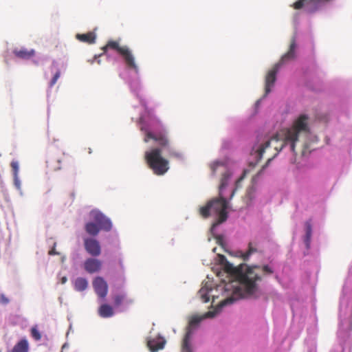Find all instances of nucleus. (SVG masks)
<instances>
[{
    "label": "nucleus",
    "instance_id": "obj_27",
    "mask_svg": "<svg viewBox=\"0 0 352 352\" xmlns=\"http://www.w3.org/2000/svg\"><path fill=\"white\" fill-rule=\"evenodd\" d=\"M32 337L36 340L38 341L41 339V334L37 329V326L35 325L31 328L30 330Z\"/></svg>",
    "mask_w": 352,
    "mask_h": 352
},
{
    "label": "nucleus",
    "instance_id": "obj_16",
    "mask_svg": "<svg viewBox=\"0 0 352 352\" xmlns=\"http://www.w3.org/2000/svg\"><path fill=\"white\" fill-rule=\"evenodd\" d=\"M236 300V298H234V296H230V297L226 298L225 300H222L218 305V306L216 307V309L214 311H209L206 312L204 314V318L214 317L220 311L221 309L223 307H224L227 305H230V304L233 303Z\"/></svg>",
    "mask_w": 352,
    "mask_h": 352
},
{
    "label": "nucleus",
    "instance_id": "obj_31",
    "mask_svg": "<svg viewBox=\"0 0 352 352\" xmlns=\"http://www.w3.org/2000/svg\"><path fill=\"white\" fill-rule=\"evenodd\" d=\"M60 72L57 71L56 74L54 75L52 79L51 80L50 82V86L53 87L57 82L58 79L60 78Z\"/></svg>",
    "mask_w": 352,
    "mask_h": 352
},
{
    "label": "nucleus",
    "instance_id": "obj_26",
    "mask_svg": "<svg viewBox=\"0 0 352 352\" xmlns=\"http://www.w3.org/2000/svg\"><path fill=\"white\" fill-rule=\"evenodd\" d=\"M211 288H208L207 285L202 287L199 291V295L203 302H208L210 300L209 292Z\"/></svg>",
    "mask_w": 352,
    "mask_h": 352
},
{
    "label": "nucleus",
    "instance_id": "obj_10",
    "mask_svg": "<svg viewBox=\"0 0 352 352\" xmlns=\"http://www.w3.org/2000/svg\"><path fill=\"white\" fill-rule=\"evenodd\" d=\"M150 140L155 141L162 148H169L170 141L168 140L167 133L165 132L153 133L146 131L144 138V142H148Z\"/></svg>",
    "mask_w": 352,
    "mask_h": 352
},
{
    "label": "nucleus",
    "instance_id": "obj_11",
    "mask_svg": "<svg viewBox=\"0 0 352 352\" xmlns=\"http://www.w3.org/2000/svg\"><path fill=\"white\" fill-rule=\"evenodd\" d=\"M84 247L86 252L92 256H98L101 253L100 243L95 239H84Z\"/></svg>",
    "mask_w": 352,
    "mask_h": 352
},
{
    "label": "nucleus",
    "instance_id": "obj_20",
    "mask_svg": "<svg viewBox=\"0 0 352 352\" xmlns=\"http://www.w3.org/2000/svg\"><path fill=\"white\" fill-rule=\"evenodd\" d=\"M29 343L25 338L21 339L12 348L10 352H28Z\"/></svg>",
    "mask_w": 352,
    "mask_h": 352
},
{
    "label": "nucleus",
    "instance_id": "obj_15",
    "mask_svg": "<svg viewBox=\"0 0 352 352\" xmlns=\"http://www.w3.org/2000/svg\"><path fill=\"white\" fill-rule=\"evenodd\" d=\"M101 267L102 262L100 260L94 258H87L84 263L85 270L90 274L100 271Z\"/></svg>",
    "mask_w": 352,
    "mask_h": 352
},
{
    "label": "nucleus",
    "instance_id": "obj_29",
    "mask_svg": "<svg viewBox=\"0 0 352 352\" xmlns=\"http://www.w3.org/2000/svg\"><path fill=\"white\" fill-rule=\"evenodd\" d=\"M201 318H199L197 316L192 317V318L190 320L189 327H188L187 330L190 329V331L192 332V329H191L192 326L199 324L201 322ZM187 331H186V332Z\"/></svg>",
    "mask_w": 352,
    "mask_h": 352
},
{
    "label": "nucleus",
    "instance_id": "obj_18",
    "mask_svg": "<svg viewBox=\"0 0 352 352\" xmlns=\"http://www.w3.org/2000/svg\"><path fill=\"white\" fill-rule=\"evenodd\" d=\"M114 306L116 307H120L122 305H130L133 303L131 299H128L126 296L124 294H116L113 296Z\"/></svg>",
    "mask_w": 352,
    "mask_h": 352
},
{
    "label": "nucleus",
    "instance_id": "obj_3",
    "mask_svg": "<svg viewBox=\"0 0 352 352\" xmlns=\"http://www.w3.org/2000/svg\"><path fill=\"white\" fill-rule=\"evenodd\" d=\"M228 204L223 195H219L218 198L209 201L206 206L199 208V214L204 218H208L210 215L217 216V219L212 224L214 228L225 222L228 219Z\"/></svg>",
    "mask_w": 352,
    "mask_h": 352
},
{
    "label": "nucleus",
    "instance_id": "obj_40",
    "mask_svg": "<svg viewBox=\"0 0 352 352\" xmlns=\"http://www.w3.org/2000/svg\"><path fill=\"white\" fill-rule=\"evenodd\" d=\"M236 191V189L233 190L232 192V194H231V198L233 197L234 192Z\"/></svg>",
    "mask_w": 352,
    "mask_h": 352
},
{
    "label": "nucleus",
    "instance_id": "obj_24",
    "mask_svg": "<svg viewBox=\"0 0 352 352\" xmlns=\"http://www.w3.org/2000/svg\"><path fill=\"white\" fill-rule=\"evenodd\" d=\"M87 285V280L84 278H78L74 281V288L78 292H82L86 289Z\"/></svg>",
    "mask_w": 352,
    "mask_h": 352
},
{
    "label": "nucleus",
    "instance_id": "obj_25",
    "mask_svg": "<svg viewBox=\"0 0 352 352\" xmlns=\"http://www.w3.org/2000/svg\"><path fill=\"white\" fill-rule=\"evenodd\" d=\"M191 338L190 329H188L184 336L183 344H182V352H191L190 340Z\"/></svg>",
    "mask_w": 352,
    "mask_h": 352
},
{
    "label": "nucleus",
    "instance_id": "obj_36",
    "mask_svg": "<svg viewBox=\"0 0 352 352\" xmlns=\"http://www.w3.org/2000/svg\"><path fill=\"white\" fill-rule=\"evenodd\" d=\"M14 184L17 187V188H20L21 182L19 179L18 175L14 176Z\"/></svg>",
    "mask_w": 352,
    "mask_h": 352
},
{
    "label": "nucleus",
    "instance_id": "obj_22",
    "mask_svg": "<svg viewBox=\"0 0 352 352\" xmlns=\"http://www.w3.org/2000/svg\"><path fill=\"white\" fill-rule=\"evenodd\" d=\"M165 342L155 340H148L147 345L151 352H156L164 348Z\"/></svg>",
    "mask_w": 352,
    "mask_h": 352
},
{
    "label": "nucleus",
    "instance_id": "obj_23",
    "mask_svg": "<svg viewBox=\"0 0 352 352\" xmlns=\"http://www.w3.org/2000/svg\"><path fill=\"white\" fill-rule=\"evenodd\" d=\"M256 252H257V250H256L255 245H254L253 243L250 242L248 244V251L245 252H240L239 254H240V256L242 258V259L244 261H248L250 258V255Z\"/></svg>",
    "mask_w": 352,
    "mask_h": 352
},
{
    "label": "nucleus",
    "instance_id": "obj_35",
    "mask_svg": "<svg viewBox=\"0 0 352 352\" xmlns=\"http://www.w3.org/2000/svg\"><path fill=\"white\" fill-rule=\"evenodd\" d=\"M311 236H309V237H308V235L305 234V243L306 246H307V248L309 247L310 241H311Z\"/></svg>",
    "mask_w": 352,
    "mask_h": 352
},
{
    "label": "nucleus",
    "instance_id": "obj_13",
    "mask_svg": "<svg viewBox=\"0 0 352 352\" xmlns=\"http://www.w3.org/2000/svg\"><path fill=\"white\" fill-rule=\"evenodd\" d=\"M268 140H270V138H259L257 142L253 146L252 151H251V155L254 157V158L256 159V162H258L259 161L261 160V159L263 157V154L265 153H269V157L267 158V164H265V166H267V164L270 163V162L272 161L276 156V155H275L274 157H272V153H274V148L273 144L271 145V148L270 150H268V149H265V151L263 153L262 157L261 158L258 157V156L256 155L257 153L254 151V148L256 146H258V145L261 144L263 142H264L265 141Z\"/></svg>",
    "mask_w": 352,
    "mask_h": 352
},
{
    "label": "nucleus",
    "instance_id": "obj_34",
    "mask_svg": "<svg viewBox=\"0 0 352 352\" xmlns=\"http://www.w3.org/2000/svg\"><path fill=\"white\" fill-rule=\"evenodd\" d=\"M248 172V171L246 170H245L243 171V175L236 181V186H239V183L244 179V177H245Z\"/></svg>",
    "mask_w": 352,
    "mask_h": 352
},
{
    "label": "nucleus",
    "instance_id": "obj_19",
    "mask_svg": "<svg viewBox=\"0 0 352 352\" xmlns=\"http://www.w3.org/2000/svg\"><path fill=\"white\" fill-rule=\"evenodd\" d=\"M76 37L78 41L89 44L94 43L96 41V34L91 32L87 34H77Z\"/></svg>",
    "mask_w": 352,
    "mask_h": 352
},
{
    "label": "nucleus",
    "instance_id": "obj_4",
    "mask_svg": "<svg viewBox=\"0 0 352 352\" xmlns=\"http://www.w3.org/2000/svg\"><path fill=\"white\" fill-rule=\"evenodd\" d=\"M297 45L296 39L293 37L291 40L289 50L280 58V61L274 65L273 68L270 69L265 77V95H267L271 91V87H273L276 78V74L279 68L287 61L294 60L296 58V50Z\"/></svg>",
    "mask_w": 352,
    "mask_h": 352
},
{
    "label": "nucleus",
    "instance_id": "obj_5",
    "mask_svg": "<svg viewBox=\"0 0 352 352\" xmlns=\"http://www.w3.org/2000/svg\"><path fill=\"white\" fill-rule=\"evenodd\" d=\"M144 157L148 167L155 175H162L168 171V161L162 156L161 148H152L145 153Z\"/></svg>",
    "mask_w": 352,
    "mask_h": 352
},
{
    "label": "nucleus",
    "instance_id": "obj_38",
    "mask_svg": "<svg viewBox=\"0 0 352 352\" xmlns=\"http://www.w3.org/2000/svg\"><path fill=\"white\" fill-rule=\"evenodd\" d=\"M239 293H240L239 289V288H236L234 289V294H233L234 295H238L239 294L241 297H242L243 296L241 294H239Z\"/></svg>",
    "mask_w": 352,
    "mask_h": 352
},
{
    "label": "nucleus",
    "instance_id": "obj_28",
    "mask_svg": "<svg viewBox=\"0 0 352 352\" xmlns=\"http://www.w3.org/2000/svg\"><path fill=\"white\" fill-rule=\"evenodd\" d=\"M168 148L169 149V156L170 157H175V158L179 159V160H181L183 158V155L180 151H177L175 149L170 148V147Z\"/></svg>",
    "mask_w": 352,
    "mask_h": 352
},
{
    "label": "nucleus",
    "instance_id": "obj_12",
    "mask_svg": "<svg viewBox=\"0 0 352 352\" xmlns=\"http://www.w3.org/2000/svg\"><path fill=\"white\" fill-rule=\"evenodd\" d=\"M93 287L96 294L101 298H104L108 292V285L100 276L96 277L93 281Z\"/></svg>",
    "mask_w": 352,
    "mask_h": 352
},
{
    "label": "nucleus",
    "instance_id": "obj_21",
    "mask_svg": "<svg viewBox=\"0 0 352 352\" xmlns=\"http://www.w3.org/2000/svg\"><path fill=\"white\" fill-rule=\"evenodd\" d=\"M113 310L111 306L107 304L102 305L98 309V314L102 318H109L113 316Z\"/></svg>",
    "mask_w": 352,
    "mask_h": 352
},
{
    "label": "nucleus",
    "instance_id": "obj_39",
    "mask_svg": "<svg viewBox=\"0 0 352 352\" xmlns=\"http://www.w3.org/2000/svg\"><path fill=\"white\" fill-rule=\"evenodd\" d=\"M67 280V278H66L65 276H64V277H63V278H61V283H62L63 284H64V283H66Z\"/></svg>",
    "mask_w": 352,
    "mask_h": 352
},
{
    "label": "nucleus",
    "instance_id": "obj_33",
    "mask_svg": "<svg viewBox=\"0 0 352 352\" xmlns=\"http://www.w3.org/2000/svg\"><path fill=\"white\" fill-rule=\"evenodd\" d=\"M1 302L6 305L9 302V299L5 296L4 294H1L0 296Z\"/></svg>",
    "mask_w": 352,
    "mask_h": 352
},
{
    "label": "nucleus",
    "instance_id": "obj_7",
    "mask_svg": "<svg viewBox=\"0 0 352 352\" xmlns=\"http://www.w3.org/2000/svg\"><path fill=\"white\" fill-rule=\"evenodd\" d=\"M102 50L104 54L109 50L116 51L123 58L126 65L129 69H133L135 72H138V67L135 62V58L131 51L126 45L121 46L118 41L110 40L102 47Z\"/></svg>",
    "mask_w": 352,
    "mask_h": 352
},
{
    "label": "nucleus",
    "instance_id": "obj_14",
    "mask_svg": "<svg viewBox=\"0 0 352 352\" xmlns=\"http://www.w3.org/2000/svg\"><path fill=\"white\" fill-rule=\"evenodd\" d=\"M257 177L258 175L253 177L252 179V185L250 186L246 190L245 195L244 196V201L248 205L251 204L256 197L257 190L256 187V183Z\"/></svg>",
    "mask_w": 352,
    "mask_h": 352
},
{
    "label": "nucleus",
    "instance_id": "obj_1",
    "mask_svg": "<svg viewBox=\"0 0 352 352\" xmlns=\"http://www.w3.org/2000/svg\"><path fill=\"white\" fill-rule=\"evenodd\" d=\"M309 132L308 126V117L306 115H300L293 123L290 128H285L278 131L275 135L261 144L254 147L258 158L262 157L265 149L270 150L273 144L274 153L272 157L277 155L286 145H289L290 151L295 152L296 143L302 134H307Z\"/></svg>",
    "mask_w": 352,
    "mask_h": 352
},
{
    "label": "nucleus",
    "instance_id": "obj_17",
    "mask_svg": "<svg viewBox=\"0 0 352 352\" xmlns=\"http://www.w3.org/2000/svg\"><path fill=\"white\" fill-rule=\"evenodd\" d=\"M14 56L20 59L28 60L34 56L36 52L33 49L28 50L25 47L15 48L13 50Z\"/></svg>",
    "mask_w": 352,
    "mask_h": 352
},
{
    "label": "nucleus",
    "instance_id": "obj_6",
    "mask_svg": "<svg viewBox=\"0 0 352 352\" xmlns=\"http://www.w3.org/2000/svg\"><path fill=\"white\" fill-rule=\"evenodd\" d=\"M91 216L94 222H88L85 226V230L87 234L96 236L100 230L109 232L112 228L111 220L98 210L91 212Z\"/></svg>",
    "mask_w": 352,
    "mask_h": 352
},
{
    "label": "nucleus",
    "instance_id": "obj_9",
    "mask_svg": "<svg viewBox=\"0 0 352 352\" xmlns=\"http://www.w3.org/2000/svg\"><path fill=\"white\" fill-rule=\"evenodd\" d=\"M210 167L213 175L216 173V171L218 168H222L223 169V173L221 175L219 185V195H223V190L228 185V180L231 176V173L228 170L226 169L225 163L221 161L213 162L210 164Z\"/></svg>",
    "mask_w": 352,
    "mask_h": 352
},
{
    "label": "nucleus",
    "instance_id": "obj_32",
    "mask_svg": "<svg viewBox=\"0 0 352 352\" xmlns=\"http://www.w3.org/2000/svg\"><path fill=\"white\" fill-rule=\"evenodd\" d=\"M305 228H306V234L308 235V236H311L312 228H311V225L310 222L307 221L305 223Z\"/></svg>",
    "mask_w": 352,
    "mask_h": 352
},
{
    "label": "nucleus",
    "instance_id": "obj_37",
    "mask_svg": "<svg viewBox=\"0 0 352 352\" xmlns=\"http://www.w3.org/2000/svg\"><path fill=\"white\" fill-rule=\"evenodd\" d=\"M50 255H57V254H59L58 252H56V248H55V245L52 248V250H50L49 251V253H48Z\"/></svg>",
    "mask_w": 352,
    "mask_h": 352
},
{
    "label": "nucleus",
    "instance_id": "obj_2",
    "mask_svg": "<svg viewBox=\"0 0 352 352\" xmlns=\"http://www.w3.org/2000/svg\"><path fill=\"white\" fill-rule=\"evenodd\" d=\"M223 268L226 272L238 280L245 295H252L256 291V282L261 280L262 276L274 273V270L268 265L249 266L246 264H241L238 267H234L232 263L226 261Z\"/></svg>",
    "mask_w": 352,
    "mask_h": 352
},
{
    "label": "nucleus",
    "instance_id": "obj_8",
    "mask_svg": "<svg viewBox=\"0 0 352 352\" xmlns=\"http://www.w3.org/2000/svg\"><path fill=\"white\" fill-rule=\"evenodd\" d=\"M63 157H58L52 155L49 157L48 160L47 161V166L51 170L56 171L58 170H60L61 168V164L63 162L67 164L71 168V173L73 175L76 174V168L74 164V160L72 158L71 156L66 155L65 153H63Z\"/></svg>",
    "mask_w": 352,
    "mask_h": 352
},
{
    "label": "nucleus",
    "instance_id": "obj_30",
    "mask_svg": "<svg viewBox=\"0 0 352 352\" xmlns=\"http://www.w3.org/2000/svg\"><path fill=\"white\" fill-rule=\"evenodd\" d=\"M10 166L12 168L13 172V176L18 175L19 173V164L16 161H12L10 164Z\"/></svg>",
    "mask_w": 352,
    "mask_h": 352
}]
</instances>
